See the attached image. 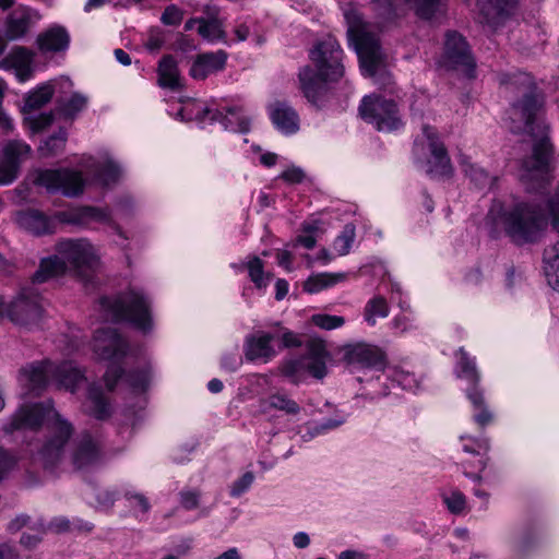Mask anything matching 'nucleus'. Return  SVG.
<instances>
[{"instance_id":"nucleus-41","label":"nucleus","mask_w":559,"mask_h":559,"mask_svg":"<svg viewBox=\"0 0 559 559\" xmlns=\"http://www.w3.org/2000/svg\"><path fill=\"white\" fill-rule=\"evenodd\" d=\"M67 132L59 130L50 135L40 146L39 153L43 157H52L61 153L66 146Z\"/></svg>"},{"instance_id":"nucleus-5","label":"nucleus","mask_w":559,"mask_h":559,"mask_svg":"<svg viewBox=\"0 0 559 559\" xmlns=\"http://www.w3.org/2000/svg\"><path fill=\"white\" fill-rule=\"evenodd\" d=\"M57 254L40 261L34 273L33 284H41L49 278L64 274L68 270L86 285L94 283V273L98 258L93 246L86 239H63L57 243Z\"/></svg>"},{"instance_id":"nucleus-47","label":"nucleus","mask_w":559,"mask_h":559,"mask_svg":"<svg viewBox=\"0 0 559 559\" xmlns=\"http://www.w3.org/2000/svg\"><path fill=\"white\" fill-rule=\"evenodd\" d=\"M34 53L25 47H15L7 60H10L13 68L29 67L33 62Z\"/></svg>"},{"instance_id":"nucleus-53","label":"nucleus","mask_w":559,"mask_h":559,"mask_svg":"<svg viewBox=\"0 0 559 559\" xmlns=\"http://www.w3.org/2000/svg\"><path fill=\"white\" fill-rule=\"evenodd\" d=\"M307 354L304 357L309 358H324L328 359L329 353L326 350V346L324 341L320 338H310L307 344Z\"/></svg>"},{"instance_id":"nucleus-10","label":"nucleus","mask_w":559,"mask_h":559,"mask_svg":"<svg viewBox=\"0 0 559 559\" xmlns=\"http://www.w3.org/2000/svg\"><path fill=\"white\" fill-rule=\"evenodd\" d=\"M32 180L35 186L45 188L48 193L61 192L68 198L80 195L85 185L80 171L68 168L36 169Z\"/></svg>"},{"instance_id":"nucleus-6","label":"nucleus","mask_w":559,"mask_h":559,"mask_svg":"<svg viewBox=\"0 0 559 559\" xmlns=\"http://www.w3.org/2000/svg\"><path fill=\"white\" fill-rule=\"evenodd\" d=\"M344 16L348 26V41L358 55L362 74L373 79L381 88H389L393 83L392 75L386 69L378 36L367 29L362 17L354 9L346 10Z\"/></svg>"},{"instance_id":"nucleus-18","label":"nucleus","mask_w":559,"mask_h":559,"mask_svg":"<svg viewBox=\"0 0 559 559\" xmlns=\"http://www.w3.org/2000/svg\"><path fill=\"white\" fill-rule=\"evenodd\" d=\"M15 223L20 229L34 236L52 234L56 230V218L46 215L36 209H26L16 212Z\"/></svg>"},{"instance_id":"nucleus-4","label":"nucleus","mask_w":559,"mask_h":559,"mask_svg":"<svg viewBox=\"0 0 559 559\" xmlns=\"http://www.w3.org/2000/svg\"><path fill=\"white\" fill-rule=\"evenodd\" d=\"M129 345L115 328L106 326L95 331L93 338V350L105 360H110L104 379L106 386L112 391L119 380H123L135 393H143L147 390L151 380V367L144 365L140 368L126 372L120 362L127 355Z\"/></svg>"},{"instance_id":"nucleus-1","label":"nucleus","mask_w":559,"mask_h":559,"mask_svg":"<svg viewBox=\"0 0 559 559\" xmlns=\"http://www.w3.org/2000/svg\"><path fill=\"white\" fill-rule=\"evenodd\" d=\"M543 96L532 88L512 105L511 131L528 133L533 140L532 154L522 160L521 180L527 192L547 193L552 180L554 146L549 139V124L539 117Z\"/></svg>"},{"instance_id":"nucleus-14","label":"nucleus","mask_w":559,"mask_h":559,"mask_svg":"<svg viewBox=\"0 0 559 559\" xmlns=\"http://www.w3.org/2000/svg\"><path fill=\"white\" fill-rule=\"evenodd\" d=\"M31 146L21 141H10L3 148V157L0 160V185L12 183L20 174L21 165L31 155Z\"/></svg>"},{"instance_id":"nucleus-29","label":"nucleus","mask_w":559,"mask_h":559,"mask_svg":"<svg viewBox=\"0 0 559 559\" xmlns=\"http://www.w3.org/2000/svg\"><path fill=\"white\" fill-rule=\"evenodd\" d=\"M464 175L469 179L471 183L480 191L490 190L497 177L490 175L485 168L471 162L465 155L460 156L459 160Z\"/></svg>"},{"instance_id":"nucleus-39","label":"nucleus","mask_w":559,"mask_h":559,"mask_svg":"<svg viewBox=\"0 0 559 559\" xmlns=\"http://www.w3.org/2000/svg\"><path fill=\"white\" fill-rule=\"evenodd\" d=\"M93 527L94 525L90 522H85L80 519L70 521L64 516L55 518L48 523V530L56 533H63L73 530L91 532Z\"/></svg>"},{"instance_id":"nucleus-30","label":"nucleus","mask_w":559,"mask_h":559,"mask_svg":"<svg viewBox=\"0 0 559 559\" xmlns=\"http://www.w3.org/2000/svg\"><path fill=\"white\" fill-rule=\"evenodd\" d=\"M157 72L160 87L170 90L181 87L177 61L171 55H166L160 59Z\"/></svg>"},{"instance_id":"nucleus-32","label":"nucleus","mask_w":559,"mask_h":559,"mask_svg":"<svg viewBox=\"0 0 559 559\" xmlns=\"http://www.w3.org/2000/svg\"><path fill=\"white\" fill-rule=\"evenodd\" d=\"M466 396L477 412L473 418L477 425L485 427L492 420V414L485 403L484 391L477 388H467Z\"/></svg>"},{"instance_id":"nucleus-20","label":"nucleus","mask_w":559,"mask_h":559,"mask_svg":"<svg viewBox=\"0 0 559 559\" xmlns=\"http://www.w3.org/2000/svg\"><path fill=\"white\" fill-rule=\"evenodd\" d=\"M102 461V452L98 443L90 432H83L72 453V463L76 469H90Z\"/></svg>"},{"instance_id":"nucleus-28","label":"nucleus","mask_w":559,"mask_h":559,"mask_svg":"<svg viewBox=\"0 0 559 559\" xmlns=\"http://www.w3.org/2000/svg\"><path fill=\"white\" fill-rule=\"evenodd\" d=\"M85 168L103 186L116 183L122 174L120 165L111 158L104 162L91 160Z\"/></svg>"},{"instance_id":"nucleus-25","label":"nucleus","mask_w":559,"mask_h":559,"mask_svg":"<svg viewBox=\"0 0 559 559\" xmlns=\"http://www.w3.org/2000/svg\"><path fill=\"white\" fill-rule=\"evenodd\" d=\"M50 374L53 376V365L49 361L33 362L21 369V376L27 382L28 391L35 395L46 388Z\"/></svg>"},{"instance_id":"nucleus-60","label":"nucleus","mask_w":559,"mask_h":559,"mask_svg":"<svg viewBox=\"0 0 559 559\" xmlns=\"http://www.w3.org/2000/svg\"><path fill=\"white\" fill-rule=\"evenodd\" d=\"M179 497L181 507L188 511L197 509L200 504V492L197 490H182Z\"/></svg>"},{"instance_id":"nucleus-45","label":"nucleus","mask_w":559,"mask_h":559,"mask_svg":"<svg viewBox=\"0 0 559 559\" xmlns=\"http://www.w3.org/2000/svg\"><path fill=\"white\" fill-rule=\"evenodd\" d=\"M247 267L251 281L258 288L265 287L267 285L270 276H264L263 261L259 257H253L248 263Z\"/></svg>"},{"instance_id":"nucleus-27","label":"nucleus","mask_w":559,"mask_h":559,"mask_svg":"<svg viewBox=\"0 0 559 559\" xmlns=\"http://www.w3.org/2000/svg\"><path fill=\"white\" fill-rule=\"evenodd\" d=\"M53 378L60 388L75 392L85 381L84 371L72 361H63L53 366Z\"/></svg>"},{"instance_id":"nucleus-13","label":"nucleus","mask_w":559,"mask_h":559,"mask_svg":"<svg viewBox=\"0 0 559 559\" xmlns=\"http://www.w3.org/2000/svg\"><path fill=\"white\" fill-rule=\"evenodd\" d=\"M444 58L452 68H463L468 78H474L475 59L466 39L456 31L445 33Z\"/></svg>"},{"instance_id":"nucleus-23","label":"nucleus","mask_w":559,"mask_h":559,"mask_svg":"<svg viewBox=\"0 0 559 559\" xmlns=\"http://www.w3.org/2000/svg\"><path fill=\"white\" fill-rule=\"evenodd\" d=\"M36 43L41 52L66 51L70 45V34L64 26L55 24L41 32Z\"/></svg>"},{"instance_id":"nucleus-57","label":"nucleus","mask_w":559,"mask_h":559,"mask_svg":"<svg viewBox=\"0 0 559 559\" xmlns=\"http://www.w3.org/2000/svg\"><path fill=\"white\" fill-rule=\"evenodd\" d=\"M15 465V456L0 445V481L9 475Z\"/></svg>"},{"instance_id":"nucleus-52","label":"nucleus","mask_w":559,"mask_h":559,"mask_svg":"<svg viewBox=\"0 0 559 559\" xmlns=\"http://www.w3.org/2000/svg\"><path fill=\"white\" fill-rule=\"evenodd\" d=\"M254 480V474L252 472H246L240 478L236 479L229 490L231 497H240L246 492Z\"/></svg>"},{"instance_id":"nucleus-12","label":"nucleus","mask_w":559,"mask_h":559,"mask_svg":"<svg viewBox=\"0 0 559 559\" xmlns=\"http://www.w3.org/2000/svg\"><path fill=\"white\" fill-rule=\"evenodd\" d=\"M343 359L352 372L358 370L381 371L384 368V355L376 346L357 343L343 348Z\"/></svg>"},{"instance_id":"nucleus-8","label":"nucleus","mask_w":559,"mask_h":559,"mask_svg":"<svg viewBox=\"0 0 559 559\" xmlns=\"http://www.w3.org/2000/svg\"><path fill=\"white\" fill-rule=\"evenodd\" d=\"M151 304V298L142 289L135 287L115 297L103 296L99 298V308L106 320L127 321L143 333L153 329Z\"/></svg>"},{"instance_id":"nucleus-46","label":"nucleus","mask_w":559,"mask_h":559,"mask_svg":"<svg viewBox=\"0 0 559 559\" xmlns=\"http://www.w3.org/2000/svg\"><path fill=\"white\" fill-rule=\"evenodd\" d=\"M345 421H346V417L343 414H341L340 412H336L334 418H329V419L322 420L321 423L314 424L310 428L309 435L311 437H314V436L324 433L328 430H332V429L338 428Z\"/></svg>"},{"instance_id":"nucleus-56","label":"nucleus","mask_w":559,"mask_h":559,"mask_svg":"<svg viewBox=\"0 0 559 559\" xmlns=\"http://www.w3.org/2000/svg\"><path fill=\"white\" fill-rule=\"evenodd\" d=\"M165 32L159 27H152L147 34L145 47L150 51H158L165 45Z\"/></svg>"},{"instance_id":"nucleus-21","label":"nucleus","mask_w":559,"mask_h":559,"mask_svg":"<svg viewBox=\"0 0 559 559\" xmlns=\"http://www.w3.org/2000/svg\"><path fill=\"white\" fill-rule=\"evenodd\" d=\"M227 58V52L222 49L199 53L190 68V75L195 80H205L210 74L224 70Z\"/></svg>"},{"instance_id":"nucleus-55","label":"nucleus","mask_w":559,"mask_h":559,"mask_svg":"<svg viewBox=\"0 0 559 559\" xmlns=\"http://www.w3.org/2000/svg\"><path fill=\"white\" fill-rule=\"evenodd\" d=\"M306 372L307 376L322 379L326 374V359L307 357Z\"/></svg>"},{"instance_id":"nucleus-33","label":"nucleus","mask_w":559,"mask_h":559,"mask_svg":"<svg viewBox=\"0 0 559 559\" xmlns=\"http://www.w3.org/2000/svg\"><path fill=\"white\" fill-rule=\"evenodd\" d=\"M544 263V273L549 286L559 292V241L550 251H546Z\"/></svg>"},{"instance_id":"nucleus-3","label":"nucleus","mask_w":559,"mask_h":559,"mask_svg":"<svg viewBox=\"0 0 559 559\" xmlns=\"http://www.w3.org/2000/svg\"><path fill=\"white\" fill-rule=\"evenodd\" d=\"M311 64L300 69L298 78L306 99L320 108L328 99L329 83L344 74L343 50L338 41L329 36L318 41L309 51Z\"/></svg>"},{"instance_id":"nucleus-11","label":"nucleus","mask_w":559,"mask_h":559,"mask_svg":"<svg viewBox=\"0 0 559 559\" xmlns=\"http://www.w3.org/2000/svg\"><path fill=\"white\" fill-rule=\"evenodd\" d=\"M359 114L378 131H393L401 126L396 103L380 95L365 96L359 106Z\"/></svg>"},{"instance_id":"nucleus-2","label":"nucleus","mask_w":559,"mask_h":559,"mask_svg":"<svg viewBox=\"0 0 559 559\" xmlns=\"http://www.w3.org/2000/svg\"><path fill=\"white\" fill-rule=\"evenodd\" d=\"M46 421L49 431L37 452V459L46 469H53L64 457L66 445L74 432L72 424L63 418L48 400L21 406L4 427L5 432L36 430Z\"/></svg>"},{"instance_id":"nucleus-24","label":"nucleus","mask_w":559,"mask_h":559,"mask_svg":"<svg viewBox=\"0 0 559 559\" xmlns=\"http://www.w3.org/2000/svg\"><path fill=\"white\" fill-rule=\"evenodd\" d=\"M39 19V14L28 8H20L11 12L7 20L5 35L9 39L23 37L31 28L34 21Z\"/></svg>"},{"instance_id":"nucleus-48","label":"nucleus","mask_w":559,"mask_h":559,"mask_svg":"<svg viewBox=\"0 0 559 559\" xmlns=\"http://www.w3.org/2000/svg\"><path fill=\"white\" fill-rule=\"evenodd\" d=\"M311 321L314 325L323 329V330H333L341 328L345 320L341 316H332V314H313Z\"/></svg>"},{"instance_id":"nucleus-9","label":"nucleus","mask_w":559,"mask_h":559,"mask_svg":"<svg viewBox=\"0 0 559 559\" xmlns=\"http://www.w3.org/2000/svg\"><path fill=\"white\" fill-rule=\"evenodd\" d=\"M44 314L41 296L33 286H25L17 295L7 302L5 318L14 325L32 329L36 326Z\"/></svg>"},{"instance_id":"nucleus-19","label":"nucleus","mask_w":559,"mask_h":559,"mask_svg":"<svg viewBox=\"0 0 559 559\" xmlns=\"http://www.w3.org/2000/svg\"><path fill=\"white\" fill-rule=\"evenodd\" d=\"M277 336V334L263 331L247 335L243 344L246 359L249 361H270L276 355V350L271 343Z\"/></svg>"},{"instance_id":"nucleus-22","label":"nucleus","mask_w":559,"mask_h":559,"mask_svg":"<svg viewBox=\"0 0 559 559\" xmlns=\"http://www.w3.org/2000/svg\"><path fill=\"white\" fill-rule=\"evenodd\" d=\"M83 411L86 415L100 421L111 417L112 406L99 384L92 383L88 386L86 399L83 402Z\"/></svg>"},{"instance_id":"nucleus-63","label":"nucleus","mask_w":559,"mask_h":559,"mask_svg":"<svg viewBox=\"0 0 559 559\" xmlns=\"http://www.w3.org/2000/svg\"><path fill=\"white\" fill-rule=\"evenodd\" d=\"M276 334L278 335L277 338H281L282 345L285 348L299 347L302 345V341L299 336L290 330L280 328V333Z\"/></svg>"},{"instance_id":"nucleus-35","label":"nucleus","mask_w":559,"mask_h":559,"mask_svg":"<svg viewBox=\"0 0 559 559\" xmlns=\"http://www.w3.org/2000/svg\"><path fill=\"white\" fill-rule=\"evenodd\" d=\"M265 404L270 408L283 412L286 415L296 416L300 413L301 407L299 404L290 399L284 391H277L267 396Z\"/></svg>"},{"instance_id":"nucleus-7","label":"nucleus","mask_w":559,"mask_h":559,"mask_svg":"<svg viewBox=\"0 0 559 559\" xmlns=\"http://www.w3.org/2000/svg\"><path fill=\"white\" fill-rule=\"evenodd\" d=\"M506 235L516 246L534 243L548 226V217L542 203L518 202L501 213Z\"/></svg>"},{"instance_id":"nucleus-31","label":"nucleus","mask_w":559,"mask_h":559,"mask_svg":"<svg viewBox=\"0 0 559 559\" xmlns=\"http://www.w3.org/2000/svg\"><path fill=\"white\" fill-rule=\"evenodd\" d=\"M456 374L459 378L469 383L468 388H479L480 374L477 370L475 359L469 357L464 348H460L456 353Z\"/></svg>"},{"instance_id":"nucleus-54","label":"nucleus","mask_w":559,"mask_h":559,"mask_svg":"<svg viewBox=\"0 0 559 559\" xmlns=\"http://www.w3.org/2000/svg\"><path fill=\"white\" fill-rule=\"evenodd\" d=\"M183 12L175 4L167 5L160 16V21L164 25L177 26L181 23Z\"/></svg>"},{"instance_id":"nucleus-51","label":"nucleus","mask_w":559,"mask_h":559,"mask_svg":"<svg viewBox=\"0 0 559 559\" xmlns=\"http://www.w3.org/2000/svg\"><path fill=\"white\" fill-rule=\"evenodd\" d=\"M392 382H396L404 390H413L417 388L415 376L402 369H394L390 374Z\"/></svg>"},{"instance_id":"nucleus-15","label":"nucleus","mask_w":559,"mask_h":559,"mask_svg":"<svg viewBox=\"0 0 559 559\" xmlns=\"http://www.w3.org/2000/svg\"><path fill=\"white\" fill-rule=\"evenodd\" d=\"M423 132L429 141L431 158L428 160L427 174L431 178H449L453 174L450 157L443 143L439 141L433 128L424 126Z\"/></svg>"},{"instance_id":"nucleus-40","label":"nucleus","mask_w":559,"mask_h":559,"mask_svg":"<svg viewBox=\"0 0 559 559\" xmlns=\"http://www.w3.org/2000/svg\"><path fill=\"white\" fill-rule=\"evenodd\" d=\"M306 364L307 357L304 356L287 360L282 366V373L283 376L289 378L293 383L298 384L307 377Z\"/></svg>"},{"instance_id":"nucleus-38","label":"nucleus","mask_w":559,"mask_h":559,"mask_svg":"<svg viewBox=\"0 0 559 559\" xmlns=\"http://www.w3.org/2000/svg\"><path fill=\"white\" fill-rule=\"evenodd\" d=\"M514 0H477L480 14L487 22L502 16Z\"/></svg>"},{"instance_id":"nucleus-62","label":"nucleus","mask_w":559,"mask_h":559,"mask_svg":"<svg viewBox=\"0 0 559 559\" xmlns=\"http://www.w3.org/2000/svg\"><path fill=\"white\" fill-rule=\"evenodd\" d=\"M241 364L242 358L238 355L237 352L226 353L222 356L221 359V367L228 372H235L241 366Z\"/></svg>"},{"instance_id":"nucleus-59","label":"nucleus","mask_w":559,"mask_h":559,"mask_svg":"<svg viewBox=\"0 0 559 559\" xmlns=\"http://www.w3.org/2000/svg\"><path fill=\"white\" fill-rule=\"evenodd\" d=\"M547 217L551 218L552 228L559 234V201L551 197L549 198L545 205H543Z\"/></svg>"},{"instance_id":"nucleus-17","label":"nucleus","mask_w":559,"mask_h":559,"mask_svg":"<svg viewBox=\"0 0 559 559\" xmlns=\"http://www.w3.org/2000/svg\"><path fill=\"white\" fill-rule=\"evenodd\" d=\"M55 218L62 224L86 227L92 222H110V213L106 209L84 205L56 212Z\"/></svg>"},{"instance_id":"nucleus-61","label":"nucleus","mask_w":559,"mask_h":559,"mask_svg":"<svg viewBox=\"0 0 559 559\" xmlns=\"http://www.w3.org/2000/svg\"><path fill=\"white\" fill-rule=\"evenodd\" d=\"M96 501L103 509H111L118 498V491L111 489H100L96 492Z\"/></svg>"},{"instance_id":"nucleus-34","label":"nucleus","mask_w":559,"mask_h":559,"mask_svg":"<svg viewBox=\"0 0 559 559\" xmlns=\"http://www.w3.org/2000/svg\"><path fill=\"white\" fill-rule=\"evenodd\" d=\"M53 95V88L50 84H44L33 92H29L23 106L24 114H31L34 110L40 109L50 102Z\"/></svg>"},{"instance_id":"nucleus-16","label":"nucleus","mask_w":559,"mask_h":559,"mask_svg":"<svg viewBox=\"0 0 559 559\" xmlns=\"http://www.w3.org/2000/svg\"><path fill=\"white\" fill-rule=\"evenodd\" d=\"M209 117L212 122H219L225 130L247 133L250 131V119L245 114L242 107H227L225 112L217 109L204 108L197 114L198 119Z\"/></svg>"},{"instance_id":"nucleus-26","label":"nucleus","mask_w":559,"mask_h":559,"mask_svg":"<svg viewBox=\"0 0 559 559\" xmlns=\"http://www.w3.org/2000/svg\"><path fill=\"white\" fill-rule=\"evenodd\" d=\"M270 117L273 124L285 134L295 133L299 126L297 112L285 102H275L270 107Z\"/></svg>"},{"instance_id":"nucleus-58","label":"nucleus","mask_w":559,"mask_h":559,"mask_svg":"<svg viewBox=\"0 0 559 559\" xmlns=\"http://www.w3.org/2000/svg\"><path fill=\"white\" fill-rule=\"evenodd\" d=\"M280 179L290 185L301 183L306 178V173L298 166H289L280 176Z\"/></svg>"},{"instance_id":"nucleus-44","label":"nucleus","mask_w":559,"mask_h":559,"mask_svg":"<svg viewBox=\"0 0 559 559\" xmlns=\"http://www.w3.org/2000/svg\"><path fill=\"white\" fill-rule=\"evenodd\" d=\"M198 33L209 41L222 40L225 38V32L218 20H201L198 26Z\"/></svg>"},{"instance_id":"nucleus-43","label":"nucleus","mask_w":559,"mask_h":559,"mask_svg":"<svg viewBox=\"0 0 559 559\" xmlns=\"http://www.w3.org/2000/svg\"><path fill=\"white\" fill-rule=\"evenodd\" d=\"M356 228L354 224H346L341 234L335 238L333 242L334 250L338 255H345L349 252L352 245L355 240Z\"/></svg>"},{"instance_id":"nucleus-49","label":"nucleus","mask_w":559,"mask_h":559,"mask_svg":"<svg viewBox=\"0 0 559 559\" xmlns=\"http://www.w3.org/2000/svg\"><path fill=\"white\" fill-rule=\"evenodd\" d=\"M123 498L129 502L131 509L139 508L143 514H146L151 510L148 499L141 492L124 490Z\"/></svg>"},{"instance_id":"nucleus-64","label":"nucleus","mask_w":559,"mask_h":559,"mask_svg":"<svg viewBox=\"0 0 559 559\" xmlns=\"http://www.w3.org/2000/svg\"><path fill=\"white\" fill-rule=\"evenodd\" d=\"M31 518L27 514H20L8 524L11 533H16L24 526H29Z\"/></svg>"},{"instance_id":"nucleus-42","label":"nucleus","mask_w":559,"mask_h":559,"mask_svg":"<svg viewBox=\"0 0 559 559\" xmlns=\"http://www.w3.org/2000/svg\"><path fill=\"white\" fill-rule=\"evenodd\" d=\"M389 316V305L384 297L371 298L365 307V319L370 325L376 324V317L385 318Z\"/></svg>"},{"instance_id":"nucleus-50","label":"nucleus","mask_w":559,"mask_h":559,"mask_svg":"<svg viewBox=\"0 0 559 559\" xmlns=\"http://www.w3.org/2000/svg\"><path fill=\"white\" fill-rule=\"evenodd\" d=\"M443 502L453 514H460L466 506L465 496L459 490H454L449 496H444Z\"/></svg>"},{"instance_id":"nucleus-36","label":"nucleus","mask_w":559,"mask_h":559,"mask_svg":"<svg viewBox=\"0 0 559 559\" xmlns=\"http://www.w3.org/2000/svg\"><path fill=\"white\" fill-rule=\"evenodd\" d=\"M346 275L344 273H320L310 276L304 284L307 293L314 294L328 287H331L342 281Z\"/></svg>"},{"instance_id":"nucleus-37","label":"nucleus","mask_w":559,"mask_h":559,"mask_svg":"<svg viewBox=\"0 0 559 559\" xmlns=\"http://www.w3.org/2000/svg\"><path fill=\"white\" fill-rule=\"evenodd\" d=\"M87 97L81 93H73L68 99H58L57 109L64 118L73 119L87 105Z\"/></svg>"}]
</instances>
